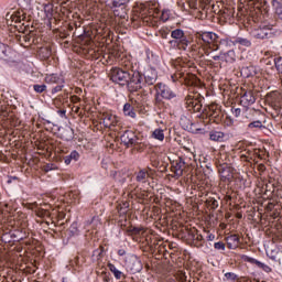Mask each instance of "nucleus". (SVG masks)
<instances>
[{
  "instance_id": "1",
  "label": "nucleus",
  "mask_w": 282,
  "mask_h": 282,
  "mask_svg": "<svg viewBox=\"0 0 282 282\" xmlns=\"http://www.w3.org/2000/svg\"><path fill=\"white\" fill-rule=\"evenodd\" d=\"M112 83L124 87L127 85L129 91H140L144 83H142V74L140 72L124 70L122 68H112L109 73Z\"/></svg>"
},
{
  "instance_id": "2",
  "label": "nucleus",
  "mask_w": 282,
  "mask_h": 282,
  "mask_svg": "<svg viewBox=\"0 0 282 282\" xmlns=\"http://www.w3.org/2000/svg\"><path fill=\"white\" fill-rule=\"evenodd\" d=\"M156 95H155V105L160 107L163 105L162 100H171V98H175V93L169 88V86L159 83L155 85Z\"/></svg>"
},
{
  "instance_id": "3",
  "label": "nucleus",
  "mask_w": 282,
  "mask_h": 282,
  "mask_svg": "<svg viewBox=\"0 0 282 282\" xmlns=\"http://www.w3.org/2000/svg\"><path fill=\"white\" fill-rule=\"evenodd\" d=\"M120 140L122 144L127 147V149H131L133 147H137V144H140V138H138V134H135L133 130H126L121 135Z\"/></svg>"
},
{
  "instance_id": "4",
  "label": "nucleus",
  "mask_w": 282,
  "mask_h": 282,
  "mask_svg": "<svg viewBox=\"0 0 282 282\" xmlns=\"http://www.w3.org/2000/svg\"><path fill=\"white\" fill-rule=\"evenodd\" d=\"M199 39L203 40V43H206V45H213V52H216V50H219V35H217L214 32H203L199 34Z\"/></svg>"
},
{
  "instance_id": "5",
  "label": "nucleus",
  "mask_w": 282,
  "mask_h": 282,
  "mask_svg": "<svg viewBox=\"0 0 282 282\" xmlns=\"http://www.w3.org/2000/svg\"><path fill=\"white\" fill-rule=\"evenodd\" d=\"M126 268L131 274H138V272H142V261H140V258L132 256L126 260Z\"/></svg>"
},
{
  "instance_id": "6",
  "label": "nucleus",
  "mask_w": 282,
  "mask_h": 282,
  "mask_svg": "<svg viewBox=\"0 0 282 282\" xmlns=\"http://www.w3.org/2000/svg\"><path fill=\"white\" fill-rule=\"evenodd\" d=\"M257 102V97L254 96V91L241 89L240 91V105L241 107H250Z\"/></svg>"
},
{
  "instance_id": "7",
  "label": "nucleus",
  "mask_w": 282,
  "mask_h": 282,
  "mask_svg": "<svg viewBox=\"0 0 282 282\" xmlns=\"http://www.w3.org/2000/svg\"><path fill=\"white\" fill-rule=\"evenodd\" d=\"M185 105L188 111H194V113H199L202 111V102L193 95H187L185 97Z\"/></svg>"
},
{
  "instance_id": "8",
  "label": "nucleus",
  "mask_w": 282,
  "mask_h": 282,
  "mask_svg": "<svg viewBox=\"0 0 282 282\" xmlns=\"http://www.w3.org/2000/svg\"><path fill=\"white\" fill-rule=\"evenodd\" d=\"M169 43L173 50L186 51L188 45L191 44V41H188V36H185V37H174Z\"/></svg>"
},
{
  "instance_id": "9",
  "label": "nucleus",
  "mask_w": 282,
  "mask_h": 282,
  "mask_svg": "<svg viewBox=\"0 0 282 282\" xmlns=\"http://www.w3.org/2000/svg\"><path fill=\"white\" fill-rule=\"evenodd\" d=\"M261 113L260 111L250 108L249 106L242 107V122H252V120H257V116Z\"/></svg>"
},
{
  "instance_id": "10",
  "label": "nucleus",
  "mask_w": 282,
  "mask_h": 282,
  "mask_svg": "<svg viewBox=\"0 0 282 282\" xmlns=\"http://www.w3.org/2000/svg\"><path fill=\"white\" fill-rule=\"evenodd\" d=\"M101 122L106 129H111V127H116L118 124V117L110 113H104L101 116Z\"/></svg>"
},
{
  "instance_id": "11",
  "label": "nucleus",
  "mask_w": 282,
  "mask_h": 282,
  "mask_svg": "<svg viewBox=\"0 0 282 282\" xmlns=\"http://www.w3.org/2000/svg\"><path fill=\"white\" fill-rule=\"evenodd\" d=\"M225 241H226L227 248H229V250H237V248H239V245L241 243V239L239 238V235H237V234L226 237Z\"/></svg>"
},
{
  "instance_id": "12",
  "label": "nucleus",
  "mask_w": 282,
  "mask_h": 282,
  "mask_svg": "<svg viewBox=\"0 0 282 282\" xmlns=\"http://www.w3.org/2000/svg\"><path fill=\"white\" fill-rule=\"evenodd\" d=\"M218 173L220 175V180L223 182H230V180H232L234 175H232V169H230V166L228 165H223L218 169Z\"/></svg>"
},
{
  "instance_id": "13",
  "label": "nucleus",
  "mask_w": 282,
  "mask_h": 282,
  "mask_svg": "<svg viewBox=\"0 0 282 282\" xmlns=\"http://www.w3.org/2000/svg\"><path fill=\"white\" fill-rule=\"evenodd\" d=\"M251 34L253 39H268V36L272 34V31H270V28L268 26H260L254 29Z\"/></svg>"
},
{
  "instance_id": "14",
  "label": "nucleus",
  "mask_w": 282,
  "mask_h": 282,
  "mask_svg": "<svg viewBox=\"0 0 282 282\" xmlns=\"http://www.w3.org/2000/svg\"><path fill=\"white\" fill-rule=\"evenodd\" d=\"M241 162H256L257 160V151L246 149L240 152Z\"/></svg>"
},
{
  "instance_id": "15",
  "label": "nucleus",
  "mask_w": 282,
  "mask_h": 282,
  "mask_svg": "<svg viewBox=\"0 0 282 282\" xmlns=\"http://www.w3.org/2000/svg\"><path fill=\"white\" fill-rule=\"evenodd\" d=\"M173 169L176 177H182V175H184V169H186V161H184L182 156H178L174 162Z\"/></svg>"
},
{
  "instance_id": "16",
  "label": "nucleus",
  "mask_w": 282,
  "mask_h": 282,
  "mask_svg": "<svg viewBox=\"0 0 282 282\" xmlns=\"http://www.w3.org/2000/svg\"><path fill=\"white\" fill-rule=\"evenodd\" d=\"M207 116L214 122H217L221 116V109L217 105H210L208 107Z\"/></svg>"
},
{
  "instance_id": "17",
  "label": "nucleus",
  "mask_w": 282,
  "mask_h": 282,
  "mask_svg": "<svg viewBox=\"0 0 282 282\" xmlns=\"http://www.w3.org/2000/svg\"><path fill=\"white\" fill-rule=\"evenodd\" d=\"M208 10H210V4L208 0H203L198 7V14L196 15L197 19H204V17H208Z\"/></svg>"
},
{
  "instance_id": "18",
  "label": "nucleus",
  "mask_w": 282,
  "mask_h": 282,
  "mask_svg": "<svg viewBox=\"0 0 282 282\" xmlns=\"http://www.w3.org/2000/svg\"><path fill=\"white\" fill-rule=\"evenodd\" d=\"M144 79L147 85H155V82L158 80V73L153 69H148L144 73Z\"/></svg>"
},
{
  "instance_id": "19",
  "label": "nucleus",
  "mask_w": 282,
  "mask_h": 282,
  "mask_svg": "<svg viewBox=\"0 0 282 282\" xmlns=\"http://www.w3.org/2000/svg\"><path fill=\"white\" fill-rule=\"evenodd\" d=\"M149 177H151V172L143 169L137 173L135 180L140 184H147V182H149Z\"/></svg>"
},
{
  "instance_id": "20",
  "label": "nucleus",
  "mask_w": 282,
  "mask_h": 282,
  "mask_svg": "<svg viewBox=\"0 0 282 282\" xmlns=\"http://www.w3.org/2000/svg\"><path fill=\"white\" fill-rule=\"evenodd\" d=\"M225 139H226V133L221 131L212 130L209 132V140H212V142H224Z\"/></svg>"
},
{
  "instance_id": "21",
  "label": "nucleus",
  "mask_w": 282,
  "mask_h": 282,
  "mask_svg": "<svg viewBox=\"0 0 282 282\" xmlns=\"http://www.w3.org/2000/svg\"><path fill=\"white\" fill-rule=\"evenodd\" d=\"M40 58H42V61H47V58H50V56H52V46L51 45H46L43 46L37 52Z\"/></svg>"
},
{
  "instance_id": "22",
  "label": "nucleus",
  "mask_w": 282,
  "mask_h": 282,
  "mask_svg": "<svg viewBox=\"0 0 282 282\" xmlns=\"http://www.w3.org/2000/svg\"><path fill=\"white\" fill-rule=\"evenodd\" d=\"M79 159L80 154L78 153V151L74 150L70 152L69 155L64 156V162L65 164L69 165L72 164V162H78Z\"/></svg>"
},
{
  "instance_id": "23",
  "label": "nucleus",
  "mask_w": 282,
  "mask_h": 282,
  "mask_svg": "<svg viewBox=\"0 0 282 282\" xmlns=\"http://www.w3.org/2000/svg\"><path fill=\"white\" fill-rule=\"evenodd\" d=\"M235 61H237V54L234 50H230L227 53H223V62L235 63Z\"/></svg>"
},
{
  "instance_id": "24",
  "label": "nucleus",
  "mask_w": 282,
  "mask_h": 282,
  "mask_svg": "<svg viewBox=\"0 0 282 282\" xmlns=\"http://www.w3.org/2000/svg\"><path fill=\"white\" fill-rule=\"evenodd\" d=\"M10 46L0 42V58L8 61V58H10Z\"/></svg>"
},
{
  "instance_id": "25",
  "label": "nucleus",
  "mask_w": 282,
  "mask_h": 282,
  "mask_svg": "<svg viewBox=\"0 0 282 282\" xmlns=\"http://www.w3.org/2000/svg\"><path fill=\"white\" fill-rule=\"evenodd\" d=\"M224 3L216 2L214 4H210V11L214 12V14H226V10L223 9Z\"/></svg>"
},
{
  "instance_id": "26",
  "label": "nucleus",
  "mask_w": 282,
  "mask_h": 282,
  "mask_svg": "<svg viewBox=\"0 0 282 282\" xmlns=\"http://www.w3.org/2000/svg\"><path fill=\"white\" fill-rule=\"evenodd\" d=\"M45 82L51 85H58L63 83V78H59L56 74L46 75Z\"/></svg>"
},
{
  "instance_id": "27",
  "label": "nucleus",
  "mask_w": 282,
  "mask_h": 282,
  "mask_svg": "<svg viewBox=\"0 0 282 282\" xmlns=\"http://www.w3.org/2000/svg\"><path fill=\"white\" fill-rule=\"evenodd\" d=\"M123 113L129 118H135V110L133 109V106H131V104H126L123 106Z\"/></svg>"
},
{
  "instance_id": "28",
  "label": "nucleus",
  "mask_w": 282,
  "mask_h": 282,
  "mask_svg": "<svg viewBox=\"0 0 282 282\" xmlns=\"http://www.w3.org/2000/svg\"><path fill=\"white\" fill-rule=\"evenodd\" d=\"M248 129H250L251 131H253L254 129H265V126H263V122H261L260 120L254 119L252 121H249Z\"/></svg>"
},
{
  "instance_id": "29",
  "label": "nucleus",
  "mask_w": 282,
  "mask_h": 282,
  "mask_svg": "<svg viewBox=\"0 0 282 282\" xmlns=\"http://www.w3.org/2000/svg\"><path fill=\"white\" fill-rule=\"evenodd\" d=\"M185 83L186 85H188L189 87H193L195 85H199V78H197V76L195 75H187L185 77Z\"/></svg>"
},
{
  "instance_id": "30",
  "label": "nucleus",
  "mask_w": 282,
  "mask_h": 282,
  "mask_svg": "<svg viewBox=\"0 0 282 282\" xmlns=\"http://www.w3.org/2000/svg\"><path fill=\"white\" fill-rule=\"evenodd\" d=\"M108 268L116 279L120 280L122 276H124V274L120 270H117L116 265L112 263H108Z\"/></svg>"
},
{
  "instance_id": "31",
  "label": "nucleus",
  "mask_w": 282,
  "mask_h": 282,
  "mask_svg": "<svg viewBox=\"0 0 282 282\" xmlns=\"http://www.w3.org/2000/svg\"><path fill=\"white\" fill-rule=\"evenodd\" d=\"M232 45H243V47H250L252 43L248 39L238 37L232 42Z\"/></svg>"
},
{
  "instance_id": "32",
  "label": "nucleus",
  "mask_w": 282,
  "mask_h": 282,
  "mask_svg": "<svg viewBox=\"0 0 282 282\" xmlns=\"http://www.w3.org/2000/svg\"><path fill=\"white\" fill-rule=\"evenodd\" d=\"M152 138H154V140H159V142H164V130L155 129L152 132Z\"/></svg>"
},
{
  "instance_id": "33",
  "label": "nucleus",
  "mask_w": 282,
  "mask_h": 282,
  "mask_svg": "<svg viewBox=\"0 0 282 282\" xmlns=\"http://www.w3.org/2000/svg\"><path fill=\"white\" fill-rule=\"evenodd\" d=\"M206 204H207L208 208H210V210H217V208H219V199L208 198L206 200Z\"/></svg>"
},
{
  "instance_id": "34",
  "label": "nucleus",
  "mask_w": 282,
  "mask_h": 282,
  "mask_svg": "<svg viewBox=\"0 0 282 282\" xmlns=\"http://www.w3.org/2000/svg\"><path fill=\"white\" fill-rule=\"evenodd\" d=\"M171 36L172 39H182L186 37V34L184 33V31H182V29H176L171 32Z\"/></svg>"
},
{
  "instance_id": "35",
  "label": "nucleus",
  "mask_w": 282,
  "mask_h": 282,
  "mask_svg": "<svg viewBox=\"0 0 282 282\" xmlns=\"http://www.w3.org/2000/svg\"><path fill=\"white\" fill-rule=\"evenodd\" d=\"M194 241H195L196 248H202L204 246V236H202L200 234H197L196 236H194Z\"/></svg>"
},
{
  "instance_id": "36",
  "label": "nucleus",
  "mask_w": 282,
  "mask_h": 282,
  "mask_svg": "<svg viewBox=\"0 0 282 282\" xmlns=\"http://www.w3.org/2000/svg\"><path fill=\"white\" fill-rule=\"evenodd\" d=\"M97 274H98V276H100V279L104 282H110L111 281L110 274L107 271L97 272Z\"/></svg>"
},
{
  "instance_id": "37",
  "label": "nucleus",
  "mask_w": 282,
  "mask_h": 282,
  "mask_svg": "<svg viewBox=\"0 0 282 282\" xmlns=\"http://www.w3.org/2000/svg\"><path fill=\"white\" fill-rule=\"evenodd\" d=\"M34 91H36V94H43V91H45L47 89V86L45 84L42 85H34L33 86Z\"/></svg>"
},
{
  "instance_id": "38",
  "label": "nucleus",
  "mask_w": 282,
  "mask_h": 282,
  "mask_svg": "<svg viewBox=\"0 0 282 282\" xmlns=\"http://www.w3.org/2000/svg\"><path fill=\"white\" fill-rule=\"evenodd\" d=\"M129 3V0H113L112 6L113 8H122V6H127Z\"/></svg>"
},
{
  "instance_id": "39",
  "label": "nucleus",
  "mask_w": 282,
  "mask_h": 282,
  "mask_svg": "<svg viewBox=\"0 0 282 282\" xmlns=\"http://www.w3.org/2000/svg\"><path fill=\"white\" fill-rule=\"evenodd\" d=\"M275 69L279 74H282V57H278L274 59Z\"/></svg>"
},
{
  "instance_id": "40",
  "label": "nucleus",
  "mask_w": 282,
  "mask_h": 282,
  "mask_svg": "<svg viewBox=\"0 0 282 282\" xmlns=\"http://www.w3.org/2000/svg\"><path fill=\"white\" fill-rule=\"evenodd\" d=\"M127 208H129V203H123V205H118L117 207L120 215H127Z\"/></svg>"
},
{
  "instance_id": "41",
  "label": "nucleus",
  "mask_w": 282,
  "mask_h": 282,
  "mask_svg": "<svg viewBox=\"0 0 282 282\" xmlns=\"http://www.w3.org/2000/svg\"><path fill=\"white\" fill-rule=\"evenodd\" d=\"M186 3L191 10H198L197 0H186Z\"/></svg>"
},
{
  "instance_id": "42",
  "label": "nucleus",
  "mask_w": 282,
  "mask_h": 282,
  "mask_svg": "<svg viewBox=\"0 0 282 282\" xmlns=\"http://www.w3.org/2000/svg\"><path fill=\"white\" fill-rule=\"evenodd\" d=\"M214 248L215 250H226V243H224L223 241L215 242Z\"/></svg>"
},
{
  "instance_id": "43",
  "label": "nucleus",
  "mask_w": 282,
  "mask_h": 282,
  "mask_svg": "<svg viewBox=\"0 0 282 282\" xmlns=\"http://www.w3.org/2000/svg\"><path fill=\"white\" fill-rule=\"evenodd\" d=\"M36 215H37V217H41V219H43L45 217H50V212L40 209V210H37Z\"/></svg>"
},
{
  "instance_id": "44",
  "label": "nucleus",
  "mask_w": 282,
  "mask_h": 282,
  "mask_svg": "<svg viewBox=\"0 0 282 282\" xmlns=\"http://www.w3.org/2000/svg\"><path fill=\"white\" fill-rule=\"evenodd\" d=\"M63 83H59L57 86H55L53 89H52V94H58V91H63Z\"/></svg>"
},
{
  "instance_id": "45",
  "label": "nucleus",
  "mask_w": 282,
  "mask_h": 282,
  "mask_svg": "<svg viewBox=\"0 0 282 282\" xmlns=\"http://www.w3.org/2000/svg\"><path fill=\"white\" fill-rule=\"evenodd\" d=\"M169 15H170V11L169 10H163L162 14H161V19L163 21H169Z\"/></svg>"
},
{
  "instance_id": "46",
  "label": "nucleus",
  "mask_w": 282,
  "mask_h": 282,
  "mask_svg": "<svg viewBox=\"0 0 282 282\" xmlns=\"http://www.w3.org/2000/svg\"><path fill=\"white\" fill-rule=\"evenodd\" d=\"M232 113L236 118H239V116L243 113V110H241V108H236V109H232Z\"/></svg>"
},
{
  "instance_id": "47",
  "label": "nucleus",
  "mask_w": 282,
  "mask_h": 282,
  "mask_svg": "<svg viewBox=\"0 0 282 282\" xmlns=\"http://www.w3.org/2000/svg\"><path fill=\"white\" fill-rule=\"evenodd\" d=\"M187 131H195V123L187 121V126H185Z\"/></svg>"
},
{
  "instance_id": "48",
  "label": "nucleus",
  "mask_w": 282,
  "mask_h": 282,
  "mask_svg": "<svg viewBox=\"0 0 282 282\" xmlns=\"http://www.w3.org/2000/svg\"><path fill=\"white\" fill-rule=\"evenodd\" d=\"M260 269L263 270L264 272H272V269L265 263H262Z\"/></svg>"
},
{
  "instance_id": "49",
  "label": "nucleus",
  "mask_w": 282,
  "mask_h": 282,
  "mask_svg": "<svg viewBox=\"0 0 282 282\" xmlns=\"http://www.w3.org/2000/svg\"><path fill=\"white\" fill-rule=\"evenodd\" d=\"M245 261H247V263H252L253 265H256L257 263V259L250 257H246Z\"/></svg>"
},
{
  "instance_id": "50",
  "label": "nucleus",
  "mask_w": 282,
  "mask_h": 282,
  "mask_svg": "<svg viewBox=\"0 0 282 282\" xmlns=\"http://www.w3.org/2000/svg\"><path fill=\"white\" fill-rule=\"evenodd\" d=\"M265 164H263V163H260V164H258V171L260 172V173H265Z\"/></svg>"
},
{
  "instance_id": "51",
  "label": "nucleus",
  "mask_w": 282,
  "mask_h": 282,
  "mask_svg": "<svg viewBox=\"0 0 282 282\" xmlns=\"http://www.w3.org/2000/svg\"><path fill=\"white\" fill-rule=\"evenodd\" d=\"M212 59L213 61H223V53H220L219 55H212Z\"/></svg>"
},
{
  "instance_id": "52",
  "label": "nucleus",
  "mask_w": 282,
  "mask_h": 282,
  "mask_svg": "<svg viewBox=\"0 0 282 282\" xmlns=\"http://www.w3.org/2000/svg\"><path fill=\"white\" fill-rule=\"evenodd\" d=\"M70 100H72V102H74V104L80 102V97L74 95V96L70 97Z\"/></svg>"
},
{
  "instance_id": "53",
  "label": "nucleus",
  "mask_w": 282,
  "mask_h": 282,
  "mask_svg": "<svg viewBox=\"0 0 282 282\" xmlns=\"http://www.w3.org/2000/svg\"><path fill=\"white\" fill-rule=\"evenodd\" d=\"M203 50H204V54H205L206 56H209V55H210V46H204Z\"/></svg>"
},
{
  "instance_id": "54",
  "label": "nucleus",
  "mask_w": 282,
  "mask_h": 282,
  "mask_svg": "<svg viewBox=\"0 0 282 282\" xmlns=\"http://www.w3.org/2000/svg\"><path fill=\"white\" fill-rule=\"evenodd\" d=\"M206 239H207V241H215V235L214 234H208Z\"/></svg>"
},
{
  "instance_id": "55",
  "label": "nucleus",
  "mask_w": 282,
  "mask_h": 282,
  "mask_svg": "<svg viewBox=\"0 0 282 282\" xmlns=\"http://www.w3.org/2000/svg\"><path fill=\"white\" fill-rule=\"evenodd\" d=\"M118 254L119 257H124V254H127V251L124 249H119Z\"/></svg>"
},
{
  "instance_id": "56",
  "label": "nucleus",
  "mask_w": 282,
  "mask_h": 282,
  "mask_svg": "<svg viewBox=\"0 0 282 282\" xmlns=\"http://www.w3.org/2000/svg\"><path fill=\"white\" fill-rule=\"evenodd\" d=\"M226 279H235V273H225Z\"/></svg>"
},
{
  "instance_id": "57",
  "label": "nucleus",
  "mask_w": 282,
  "mask_h": 282,
  "mask_svg": "<svg viewBox=\"0 0 282 282\" xmlns=\"http://www.w3.org/2000/svg\"><path fill=\"white\" fill-rule=\"evenodd\" d=\"M256 265H257V268H261V265H263V262L256 260Z\"/></svg>"
},
{
  "instance_id": "58",
  "label": "nucleus",
  "mask_w": 282,
  "mask_h": 282,
  "mask_svg": "<svg viewBox=\"0 0 282 282\" xmlns=\"http://www.w3.org/2000/svg\"><path fill=\"white\" fill-rule=\"evenodd\" d=\"M45 10H46V11H47V10H48V11L52 10V6L46 4V6H45Z\"/></svg>"
},
{
  "instance_id": "59",
  "label": "nucleus",
  "mask_w": 282,
  "mask_h": 282,
  "mask_svg": "<svg viewBox=\"0 0 282 282\" xmlns=\"http://www.w3.org/2000/svg\"><path fill=\"white\" fill-rule=\"evenodd\" d=\"M78 111H80V107H76L75 113H78Z\"/></svg>"
},
{
  "instance_id": "60",
  "label": "nucleus",
  "mask_w": 282,
  "mask_h": 282,
  "mask_svg": "<svg viewBox=\"0 0 282 282\" xmlns=\"http://www.w3.org/2000/svg\"><path fill=\"white\" fill-rule=\"evenodd\" d=\"M45 226H50V221H42Z\"/></svg>"
},
{
  "instance_id": "61",
  "label": "nucleus",
  "mask_w": 282,
  "mask_h": 282,
  "mask_svg": "<svg viewBox=\"0 0 282 282\" xmlns=\"http://www.w3.org/2000/svg\"><path fill=\"white\" fill-rule=\"evenodd\" d=\"M70 228H73L74 230H78V229L76 228V225H72Z\"/></svg>"
},
{
  "instance_id": "62",
  "label": "nucleus",
  "mask_w": 282,
  "mask_h": 282,
  "mask_svg": "<svg viewBox=\"0 0 282 282\" xmlns=\"http://www.w3.org/2000/svg\"><path fill=\"white\" fill-rule=\"evenodd\" d=\"M242 215L241 214H237V218L241 219Z\"/></svg>"
},
{
  "instance_id": "63",
  "label": "nucleus",
  "mask_w": 282,
  "mask_h": 282,
  "mask_svg": "<svg viewBox=\"0 0 282 282\" xmlns=\"http://www.w3.org/2000/svg\"><path fill=\"white\" fill-rule=\"evenodd\" d=\"M246 282H257V281H252V280H246Z\"/></svg>"
},
{
  "instance_id": "64",
  "label": "nucleus",
  "mask_w": 282,
  "mask_h": 282,
  "mask_svg": "<svg viewBox=\"0 0 282 282\" xmlns=\"http://www.w3.org/2000/svg\"><path fill=\"white\" fill-rule=\"evenodd\" d=\"M61 113H66V111L65 110H61Z\"/></svg>"
}]
</instances>
